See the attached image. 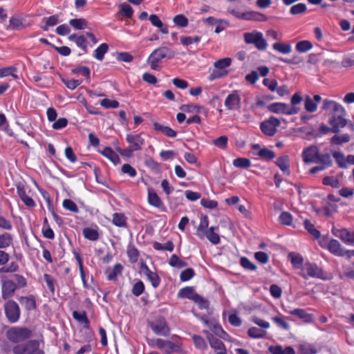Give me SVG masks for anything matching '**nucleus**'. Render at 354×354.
Instances as JSON below:
<instances>
[{"mask_svg":"<svg viewBox=\"0 0 354 354\" xmlns=\"http://www.w3.org/2000/svg\"><path fill=\"white\" fill-rule=\"evenodd\" d=\"M29 345L31 347L28 354H44V352L39 348V343L38 341H29Z\"/></svg>","mask_w":354,"mask_h":354,"instance_id":"63","label":"nucleus"},{"mask_svg":"<svg viewBox=\"0 0 354 354\" xmlns=\"http://www.w3.org/2000/svg\"><path fill=\"white\" fill-rule=\"evenodd\" d=\"M112 223L117 227H125L127 225V217L122 213H114Z\"/></svg>","mask_w":354,"mask_h":354,"instance_id":"36","label":"nucleus"},{"mask_svg":"<svg viewBox=\"0 0 354 354\" xmlns=\"http://www.w3.org/2000/svg\"><path fill=\"white\" fill-rule=\"evenodd\" d=\"M305 109L310 113H314L317 109V104L309 96H306L304 101Z\"/></svg>","mask_w":354,"mask_h":354,"instance_id":"50","label":"nucleus"},{"mask_svg":"<svg viewBox=\"0 0 354 354\" xmlns=\"http://www.w3.org/2000/svg\"><path fill=\"white\" fill-rule=\"evenodd\" d=\"M299 351L304 354H316L317 353V349L313 344H301L299 345Z\"/></svg>","mask_w":354,"mask_h":354,"instance_id":"53","label":"nucleus"},{"mask_svg":"<svg viewBox=\"0 0 354 354\" xmlns=\"http://www.w3.org/2000/svg\"><path fill=\"white\" fill-rule=\"evenodd\" d=\"M346 114L340 113H331L329 119L328 124L331 127V132L337 133L340 131L341 129L345 127L348 124V120L345 118Z\"/></svg>","mask_w":354,"mask_h":354,"instance_id":"7","label":"nucleus"},{"mask_svg":"<svg viewBox=\"0 0 354 354\" xmlns=\"http://www.w3.org/2000/svg\"><path fill=\"white\" fill-rule=\"evenodd\" d=\"M289 158L287 156L279 157L277 160V165L280 168V169L288 175L290 174L289 170Z\"/></svg>","mask_w":354,"mask_h":354,"instance_id":"33","label":"nucleus"},{"mask_svg":"<svg viewBox=\"0 0 354 354\" xmlns=\"http://www.w3.org/2000/svg\"><path fill=\"white\" fill-rule=\"evenodd\" d=\"M153 248L156 250H167L172 252L174 250V245L171 241H167L165 244L155 242L153 243Z\"/></svg>","mask_w":354,"mask_h":354,"instance_id":"52","label":"nucleus"},{"mask_svg":"<svg viewBox=\"0 0 354 354\" xmlns=\"http://www.w3.org/2000/svg\"><path fill=\"white\" fill-rule=\"evenodd\" d=\"M268 109L270 112L278 114L291 115L297 113V109L292 106H289V104L283 102H274L270 104L268 106Z\"/></svg>","mask_w":354,"mask_h":354,"instance_id":"8","label":"nucleus"},{"mask_svg":"<svg viewBox=\"0 0 354 354\" xmlns=\"http://www.w3.org/2000/svg\"><path fill=\"white\" fill-rule=\"evenodd\" d=\"M121 171L123 174H127L131 178L136 176L137 171L135 168H133L129 164H124L121 167Z\"/></svg>","mask_w":354,"mask_h":354,"instance_id":"58","label":"nucleus"},{"mask_svg":"<svg viewBox=\"0 0 354 354\" xmlns=\"http://www.w3.org/2000/svg\"><path fill=\"white\" fill-rule=\"evenodd\" d=\"M233 165L237 168H248L251 165V162L245 158H238L233 160Z\"/></svg>","mask_w":354,"mask_h":354,"instance_id":"48","label":"nucleus"},{"mask_svg":"<svg viewBox=\"0 0 354 354\" xmlns=\"http://www.w3.org/2000/svg\"><path fill=\"white\" fill-rule=\"evenodd\" d=\"M227 137L225 136H220L219 138L214 140L212 141V144H214L217 147L224 149L226 148L227 145Z\"/></svg>","mask_w":354,"mask_h":354,"instance_id":"59","label":"nucleus"},{"mask_svg":"<svg viewBox=\"0 0 354 354\" xmlns=\"http://www.w3.org/2000/svg\"><path fill=\"white\" fill-rule=\"evenodd\" d=\"M322 183L325 185H330L332 187L337 188L339 187V180L334 176H326L323 178Z\"/></svg>","mask_w":354,"mask_h":354,"instance_id":"56","label":"nucleus"},{"mask_svg":"<svg viewBox=\"0 0 354 354\" xmlns=\"http://www.w3.org/2000/svg\"><path fill=\"white\" fill-rule=\"evenodd\" d=\"M16 289L15 283L11 280L6 279L2 284V296L4 299L10 297Z\"/></svg>","mask_w":354,"mask_h":354,"instance_id":"21","label":"nucleus"},{"mask_svg":"<svg viewBox=\"0 0 354 354\" xmlns=\"http://www.w3.org/2000/svg\"><path fill=\"white\" fill-rule=\"evenodd\" d=\"M304 226L306 230L310 234V235L315 239H317L320 237V232L317 230L314 225L311 223L309 221L306 220L304 221Z\"/></svg>","mask_w":354,"mask_h":354,"instance_id":"46","label":"nucleus"},{"mask_svg":"<svg viewBox=\"0 0 354 354\" xmlns=\"http://www.w3.org/2000/svg\"><path fill=\"white\" fill-rule=\"evenodd\" d=\"M73 317L75 319L82 324H84L86 325L88 324V320L85 312L74 311L73 313Z\"/></svg>","mask_w":354,"mask_h":354,"instance_id":"62","label":"nucleus"},{"mask_svg":"<svg viewBox=\"0 0 354 354\" xmlns=\"http://www.w3.org/2000/svg\"><path fill=\"white\" fill-rule=\"evenodd\" d=\"M312 43L308 40H302L299 41L295 46L296 50L299 53H306L313 48Z\"/></svg>","mask_w":354,"mask_h":354,"instance_id":"40","label":"nucleus"},{"mask_svg":"<svg viewBox=\"0 0 354 354\" xmlns=\"http://www.w3.org/2000/svg\"><path fill=\"white\" fill-rule=\"evenodd\" d=\"M175 54L170 48L162 46L155 49L147 59V63L149 64L151 68L154 71H159V63L164 58L171 59L174 57Z\"/></svg>","mask_w":354,"mask_h":354,"instance_id":"2","label":"nucleus"},{"mask_svg":"<svg viewBox=\"0 0 354 354\" xmlns=\"http://www.w3.org/2000/svg\"><path fill=\"white\" fill-rule=\"evenodd\" d=\"M318 152L319 150L316 146H310L306 148L302 152L303 161L305 163L315 162L316 161Z\"/></svg>","mask_w":354,"mask_h":354,"instance_id":"19","label":"nucleus"},{"mask_svg":"<svg viewBox=\"0 0 354 354\" xmlns=\"http://www.w3.org/2000/svg\"><path fill=\"white\" fill-rule=\"evenodd\" d=\"M17 194L18 196H19V198H21V200L24 202V203L28 207H33L35 206V202L34 201V200L29 197L28 195H27V193H26V189L25 188V187L21 185V184H19L17 186Z\"/></svg>","mask_w":354,"mask_h":354,"instance_id":"20","label":"nucleus"},{"mask_svg":"<svg viewBox=\"0 0 354 354\" xmlns=\"http://www.w3.org/2000/svg\"><path fill=\"white\" fill-rule=\"evenodd\" d=\"M252 149L254 156H258L266 160H271L275 157V154L272 150L267 148H261L258 144L252 145Z\"/></svg>","mask_w":354,"mask_h":354,"instance_id":"17","label":"nucleus"},{"mask_svg":"<svg viewBox=\"0 0 354 354\" xmlns=\"http://www.w3.org/2000/svg\"><path fill=\"white\" fill-rule=\"evenodd\" d=\"M109 46L106 44L103 43L100 44L93 52V57L99 60L102 61L104 59V55L107 53Z\"/></svg>","mask_w":354,"mask_h":354,"instance_id":"34","label":"nucleus"},{"mask_svg":"<svg viewBox=\"0 0 354 354\" xmlns=\"http://www.w3.org/2000/svg\"><path fill=\"white\" fill-rule=\"evenodd\" d=\"M351 140L350 136L347 133L342 134V135H336L334 136L330 142L335 145H342L343 143L348 142Z\"/></svg>","mask_w":354,"mask_h":354,"instance_id":"45","label":"nucleus"},{"mask_svg":"<svg viewBox=\"0 0 354 354\" xmlns=\"http://www.w3.org/2000/svg\"><path fill=\"white\" fill-rule=\"evenodd\" d=\"M272 48L276 51L285 55L292 51V46L289 44L276 42L272 45Z\"/></svg>","mask_w":354,"mask_h":354,"instance_id":"35","label":"nucleus"},{"mask_svg":"<svg viewBox=\"0 0 354 354\" xmlns=\"http://www.w3.org/2000/svg\"><path fill=\"white\" fill-rule=\"evenodd\" d=\"M17 68L14 66H9L0 68V77H4L8 75H11L17 80L19 78V77L17 74H15Z\"/></svg>","mask_w":354,"mask_h":354,"instance_id":"47","label":"nucleus"},{"mask_svg":"<svg viewBox=\"0 0 354 354\" xmlns=\"http://www.w3.org/2000/svg\"><path fill=\"white\" fill-rule=\"evenodd\" d=\"M231 59L228 57L216 61L214 64V68L209 75L208 80L213 81L226 75L227 74L226 68L231 64Z\"/></svg>","mask_w":354,"mask_h":354,"instance_id":"4","label":"nucleus"},{"mask_svg":"<svg viewBox=\"0 0 354 354\" xmlns=\"http://www.w3.org/2000/svg\"><path fill=\"white\" fill-rule=\"evenodd\" d=\"M122 266L121 264L118 263L114 266L113 268L106 271L107 279L110 281H115L117 279L118 275L122 272Z\"/></svg>","mask_w":354,"mask_h":354,"instance_id":"37","label":"nucleus"},{"mask_svg":"<svg viewBox=\"0 0 354 354\" xmlns=\"http://www.w3.org/2000/svg\"><path fill=\"white\" fill-rule=\"evenodd\" d=\"M333 156L337 162L338 163L339 166L341 167H346V157L344 155L340 152V151H335L333 153Z\"/></svg>","mask_w":354,"mask_h":354,"instance_id":"60","label":"nucleus"},{"mask_svg":"<svg viewBox=\"0 0 354 354\" xmlns=\"http://www.w3.org/2000/svg\"><path fill=\"white\" fill-rule=\"evenodd\" d=\"M207 338L209 340L210 346L215 350L225 351L223 343L218 339L214 337L212 334L207 331H205Z\"/></svg>","mask_w":354,"mask_h":354,"instance_id":"25","label":"nucleus"},{"mask_svg":"<svg viewBox=\"0 0 354 354\" xmlns=\"http://www.w3.org/2000/svg\"><path fill=\"white\" fill-rule=\"evenodd\" d=\"M314 163H319L328 168L332 165V160L329 154H319L318 153L316 161Z\"/></svg>","mask_w":354,"mask_h":354,"instance_id":"39","label":"nucleus"},{"mask_svg":"<svg viewBox=\"0 0 354 354\" xmlns=\"http://www.w3.org/2000/svg\"><path fill=\"white\" fill-rule=\"evenodd\" d=\"M248 334L252 338L260 339L264 337L267 333L263 329L257 327H251L248 329Z\"/></svg>","mask_w":354,"mask_h":354,"instance_id":"41","label":"nucleus"},{"mask_svg":"<svg viewBox=\"0 0 354 354\" xmlns=\"http://www.w3.org/2000/svg\"><path fill=\"white\" fill-rule=\"evenodd\" d=\"M140 270L154 288L159 286L160 283V278L156 272H152L146 263H141Z\"/></svg>","mask_w":354,"mask_h":354,"instance_id":"15","label":"nucleus"},{"mask_svg":"<svg viewBox=\"0 0 354 354\" xmlns=\"http://www.w3.org/2000/svg\"><path fill=\"white\" fill-rule=\"evenodd\" d=\"M31 347L29 345V342L25 345H17L14 347L13 352L15 354H28L30 351Z\"/></svg>","mask_w":354,"mask_h":354,"instance_id":"61","label":"nucleus"},{"mask_svg":"<svg viewBox=\"0 0 354 354\" xmlns=\"http://www.w3.org/2000/svg\"><path fill=\"white\" fill-rule=\"evenodd\" d=\"M288 257L290 259L291 263L292 264L294 268L300 270L302 269L304 266L303 258L300 254L291 252L289 254Z\"/></svg>","mask_w":354,"mask_h":354,"instance_id":"31","label":"nucleus"},{"mask_svg":"<svg viewBox=\"0 0 354 354\" xmlns=\"http://www.w3.org/2000/svg\"><path fill=\"white\" fill-rule=\"evenodd\" d=\"M280 125V121L274 117H270L268 120L261 124V131L267 136H272L277 131V127Z\"/></svg>","mask_w":354,"mask_h":354,"instance_id":"11","label":"nucleus"},{"mask_svg":"<svg viewBox=\"0 0 354 354\" xmlns=\"http://www.w3.org/2000/svg\"><path fill=\"white\" fill-rule=\"evenodd\" d=\"M120 14L127 18H131L133 15V8L127 3H122L119 6Z\"/></svg>","mask_w":354,"mask_h":354,"instance_id":"43","label":"nucleus"},{"mask_svg":"<svg viewBox=\"0 0 354 354\" xmlns=\"http://www.w3.org/2000/svg\"><path fill=\"white\" fill-rule=\"evenodd\" d=\"M241 100L239 92L233 91L227 96L224 104L228 110H238L241 108Z\"/></svg>","mask_w":354,"mask_h":354,"instance_id":"14","label":"nucleus"},{"mask_svg":"<svg viewBox=\"0 0 354 354\" xmlns=\"http://www.w3.org/2000/svg\"><path fill=\"white\" fill-rule=\"evenodd\" d=\"M24 28L23 21L21 19L12 17L10 19L9 25L7 28L8 30H21Z\"/></svg>","mask_w":354,"mask_h":354,"instance_id":"42","label":"nucleus"},{"mask_svg":"<svg viewBox=\"0 0 354 354\" xmlns=\"http://www.w3.org/2000/svg\"><path fill=\"white\" fill-rule=\"evenodd\" d=\"M178 296L181 298L192 299L194 301L199 299V295H198L192 287L182 288L178 292Z\"/></svg>","mask_w":354,"mask_h":354,"instance_id":"22","label":"nucleus"},{"mask_svg":"<svg viewBox=\"0 0 354 354\" xmlns=\"http://www.w3.org/2000/svg\"><path fill=\"white\" fill-rule=\"evenodd\" d=\"M153 346L163 351L166 353L179 352L180 351V345L174 344L171 341L165 340L162 339H156L153 340Z\"/></svg>","mask_w":354,"mask_h":354,"instance_id":"9","label":"nucleus"},{"mask_svg":"<svg viewBox=\"0 0 354 354\" xmlns=\"http://www.w3.org/2000/svg\"><path fill=\"white\" fill-rule=\"evenodd\" d=\"M32 332L26 328L13 327L7 331V337L13 342H20L31 337Z\"/></svg>","mask_w":354,"mask_h":354,"instance_id":"5","label":"nucleus"},{"mask_svg":"<svg viewBox=\"0 0 354 354\" xmlns=\"http://www.w3.org/2000/svg\"><path fill=\"white\" fill-rule=\"evenodd\" d=\"M101 153L111 161L115 165L120 162L119 156L111 147H106L102 151Z\"/></svg>","mask_w":354,"mask_h":354,"instance_id":"24","label":"nucleus"},{"mask_svg":"<svg viewBox=\"0 0 354 354\" xmlns=\"http://www.w3.org/2000/svg\"><path fill=\"white\" fill-rule=\"evenodd\" d=\"M148 202L151 205L157 208H160L163 206V203L160 197L151 189H148Z\"/></svg>","mask_w":354,"mask_h":354,"instance_id":"26","label":"nucleus"},{"mask_svg":"<svg viewBox=\"0 0 354 354\" xmlns=\"http://www.w3.org/2000/svg\"><path fill=\"white\" fill-rule=\"evenodd\" d=\"M209 225V221L207 216H203L201 218L199 225L196 230V235L201 239L205 238V234L207 231Z\"/></svg>","mask_w":354,"mask_h":354,"instance_id":"27","label":"nucleus"},{"mask_svg":"<svg viewBox=\"0 0 354 354\" xmlns=\"http://www.w3.org/2000/svg\"><path fill=\"white\" fill-rule=\"evenodd\" d=\"M283 310L290 315L298 317L306 322L311 319L310 315L308 314L306 310L302 308H295L293 310H287L284 308Z\"/></svg>","mask_w":354,"mask_h":354,"instance_id":"29","label":"nucleus"},{"mask_svg":"<svg viewBox=\"0 0 354 354\" xmlns=\"http://www.w3.org/2000/svg\"><path fill=\"white\" fill-rule=\"evenodd\" d=\"M5 312L8 320L12 323L17 322L20 317L18 304L14 301H8L5 305Z\"/></svg>","mask_w":354,"mask_h":354,"instance_id":"10","label":"nucleus"},{"mask_svg":"<svg viewBox=\"0 0 354 354\" xmlns=\"http://www.w3.org/2000/svg\"><path fill=\"white\" fill-rule=\"evenodd\" d=\"M12 243V236L8 233L0 235V248H6Z\"/></svg>","mask_w":354,"mask_h":354,"instance_id":"49","label":"nucleus"},{"mask_svg":"<svg viewBox=\"0 0 354 354\" xmlns=\"http://www.w3.org/2000/svg\"><path fill=\"white\" fill-rule=\"evenodd\" d=\"M272 320L279 327L286 330L290 329V325L281 315L274 317Z\"/></svg>","mask_w":354,"mask_h":354,"instance_id":"51","label":"nucleus"},{"mask_svg":"<svg viewBox=\"0 0 354 354\" xmlns=\"http://www.w3.org/2000/svg\"><path fill=\"white\" fill-rule=\"evenodd\" d=\"M169 264L175 268H182L186 266V263L180 259L178 257L176 254H172L169 259Z\"/></svg>","mask_w":354,"mask_h":354,"instance_id":"54","label":"nucleus"},{"mask_svg":"<svg viewBox=\"0 0 354 354\" xmlns=\"http://www.w3.org/2000/svg\"><path fill=\"white\" fill-rule=\"evenodd\" d=\"M218 227H211L205 234V237L214 245H217L220 243V236L218 234Z\"/></svg>","mask_w":354,"mask_h":354,"instance_id":"23","label":"nucleus"},{"mask_svg":"<svg viewBox=\"0 0 354 354\" xmlns=\"http://www.w3.org/2000/svg\"><path fill=\"white\" fill-rule=\"evenodd\" d=\"M149 19L153 26L160 29L161 32H162L163 34L168 33V28L166 26H164L162 21L156 15H151L149 17Z\"/></svg>","mask_w":354,"mask_h":354,"instance_id":"32","label":"nucleus"},{"mask_svg":"<svg viewBox=\"0 0 354 354\" xmlns=\"http://www.w3.org/2000/svg\"><path fill=\"white\" fill-rule=\"evenodd\" d=\"M126 141L128 143V147L121 149L118 147L116 150L120 154L125 158H131L135 151H140L145 145V139L143 133H128L126 136Z\"/></svg>","mask_w":354,"mask_h":354,"instance_id":"1","label":"nucleus"},{"mask_svg":"<svg viewBox=\"0 0 354 354\" xmlns=\"http://www.w3.org/2000/svg\"><path fill=\"white\" fill-rule=\"evenodd\" d=\"M300 275L306 279L308 277L322 278L323 270L317 264L306 262L301 270Z\"/></svg>","mask_w":354,"mask_h":354,"instance_id":"6","label":"nucleus"},{"mask_svg":"<svg viewBox=\"0 0 354 354\" xmlns=\"http://www.w3.org/2000/svg\"><path fill=\"white\" fill-rule=\"evenodd\" d=\"M331 231L334 236L339 238L344 243L347 245L354 244V232H350L345 228L337 229L335 227L332 228Z\"/></svg>","mask_w":354,"mask_h":354,"instance_id":"12","label":"nucleus"},{"mask_svg":"<svg viewBox=\"0 0 354 354\" xmlns=\"http://www.w3.org/2000/svg\"><path fill=\"white\" fill-rule=\"evenodd\" d=\"M307 8L306 4L299 3L291 7L290 12L292 15H299L306 12Z\"/></svg>","mask_w":354,"mask_h":354,"instance_id":"57","label":"nucleus"},{"mask_svg":"<svg viewBox=\"0 0 354 354\" xmlns=\"http://www.w3.org/2000/svg\"><path fill=\"white\" fill-rule=\"evenodd\" d=\"M19 301L28 310L35 308V301L32 297H21L19 299Z\"/></svg>","mask_w":354,"mask_h":354,"instance_id":"44","label":"nucleus"},{"mask_svg":"<svg viewBox=\"0 0 354 354\" xmlns=\"http://www.w3.org/2000/svg\"><path fill=\"white\" fill-rule=\"evenodd\" d=\"M84 236L90 241H95L99 239L100 234L98 227L95 226L94 228L85 227L82 231Z\"/></svg>","mask_w":354,"mask_h":354,"instance_id":"28","label":"nucleus"},{"mask_svg":"<svg viewBox=\"0 0 354 354\" xmlns=\"http://www.w3.org/2000/svg\"><path fill=\"white\" fill-rule=\"evenodd\" d=\"M144 290H145V285H144L143 282L141 281H138L133 285V288H132V293L135 296L138 297L142 294Z\"/></svg>","mask_w":354,"mask_h":354,"instance_id":"64","label":"nucleus"},{"mask_svg":"<svg viewBox=\"0 0 354 354\" xmlns=\"http://www.w3.org/2000/svg\"><path fill=\"white\" fill-rule=\"evenodd\" d=\"M322 109L326 111H331L332 113H336L337 115L340 113L346 114V111L342 104L328 99H325L323 101Z\"/></svg>","mask_w":354,"mask_h":354,"instance_id":"16","label":"nucleus"},{"mask_svg":"<svg viewBox=\"0 0 354 354\" xmlns=\"http://www.w3.org/2000/svg\"><path fill=\"white\" fill-rule=\"evenodd\" d=\"M153 331L158 335L167 336L169 333V328L162 317H160L150 324Z\"/></svg>","mask_w":354,"mask_h":354,"instance_id":"13","label":"nucleus"},{"mask_svg":"<svg viewBox=\"0 0 354 354\" xmlns=\"http://www.w3.org/2000/svg\"><path fill=\"white\" fill-rule=\"evenodd\" d=\"M269 351L272 354H295V351L292 347L287 346L283 348L279 345L270 346Z\"/></svg>","mask_w":354,"mask_h":354,"instance_id":"30","label":"nucleus"},{"mask_svg":"<svg viewBox=\"0 0 354 354\" xmlns=\"http://www.w3.org/2000/svg\"><path fill=\"white\" fill-rule=\"evenodd\" d=\"M328 249L332 254L338 257H343L346 254H350V252L342 248L340 243L335 239H332L329 241Z\"/></svg>","mask_w":354,"mask_h":354,"instance_id":"18","label":"nucleus"},{"mask_svg":"<svg viewBox=\"0 0 354 354\" xmlns=\"http://www.w3.org/2000/svg\"><path fill=\"white\" fill-rule=\"evenodd\" d=\"M69 24L75 30L85 29L88 26L87 21L82 18L72 19L69 21Z\"/></svg>","mask_w":354,"mask_h":354,"instance_id":"38","label":"nucleus"},{"mask_svg":"<svg viewBox=\"0 0 354 354\" xmlns=\"http://www.w3.org/2000/svg\"><path fill=\"white\" fill-rule=\"evenodd\" d=\"M243 39L246 44H254L259 50H264L268 47L267 41L261 32L254 30L250 32H245L243 34Z\"/></svg>","mask_w":354,"mask_h":354,"instance_id":"3","label":"nucleus"},{"mask_svg":"<svg viewBox=\"0 0 354 354\" xmlns=\"http://www.w3.org/2000/svg\"><path fill=\"white\" fill-rule=\"evenodd\" d=\"M174 23L179 27H186L188 25V19L183 15H177L173 19Z\"/></svg>","mask_w":354,"mask_h":354,"instance_id":"55","label":"nucleus"}]
</instances>
